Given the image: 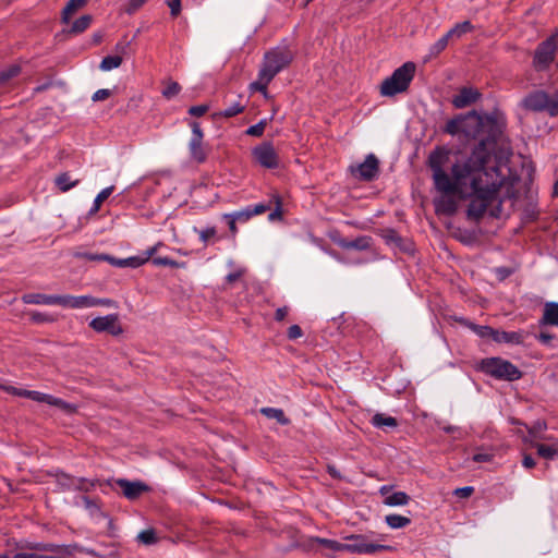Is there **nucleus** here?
<instances>
[{
    "label": "nucleus",
    "mask_w": 558,
    "mask_h": 558,
    "mask_svg": "<svg viewBox=\"0 0 558 558\" xmlns=\"http://www.w3.org/2000/svg\"><path fill=\"white\" fill-rule=\"evenodd\" d=\"M492 143L484 142L469 156H461L450 165V172L445 167L449 155L444 149H436L429 156L428 163L433 172L436 190L441 193L435 199L438 213L453 215L458 208L454 196L470 201L468 214L482 217L487 208L499 198L507 177L493 162Z\"/></svg>",
    "instance_id": "nucleus-1"
},
{
    "label": "nucleus",
    "mask_w": 558,
    "mask_h": 558,
    "mask_svg": "<svg viewBox=\"0 0 558 558\" xmlns=\"http://www.w3.org/2000/svg\"><path fill=\"white\" fill-rule=\"evenodd\" d=\"M460 124L462 132L469 137H478L482 134L487 133V137L481 140L474 149L484 142H490L493 162L500 168V163L496 155V135L500 132L497 120L493 116H480L473 111L461 118Z\"/></svg>",
    "instance_id": "nucleus-2"
},
{
    "label": "nucleus",
    "mask_w": 558,
    "mask_h": 558,
    "mask_svg": "<svg viewBox=\"0 0 558 558\" xmlns=\"http://www.w3.org/2000/svg\"><path fill=\"white\" fill-rule=\"evenodd\" d=\"M415 64L405 62L393 73L385 78L379 86V93L383 97H393L408 90L411 81L414 77Z\"/></svg>",
    "instance_id": "nucleus-3"
},
{
    "label": "nucleus",
    "mask_w": 558,
    "mask_h": 558,
    "mask_svg": "<svg viewBox=\"0 0 558 558\" xmlns=\"http://www.w3.org/2000/svg\"><path fill=\"white\" fill-rule=\"evenodd\" d=\"M293 59L292 52L284 48H277L268 51L264 57L263 71L264 82H271L272 78L286 68Z\"/></svg>",
    "instance_id": "nucleus-4"
},
{
    "label": "nucleus",
    "mask_w": 558,
    "mask_h": 558,
    "mask_svg": "<svg viewBox=\"0 0 558 558\" xmlns=\"http://www.w3.org/2000/svg\"><path fill=\"white\" fill-rule=\"evenodd\" d=\"M481 371L498 379L517 380L521 372L512 363L499 357L485 359L481 362Z\"/></svg>",
    "instance_id": "nucleus-5"
},
{
    "label": "nucleus",
    "mask_w": 558,
    "mask_h": 558,
    "mask_svg": "<svg viewBox=\"0 0 558 558\" xmlns=\"http://www.w3.org/2000/svg\"><path fill=\"white\" fill-rule=\"evenodd\" d=\"M523 105L532 111L547 112L555 117L558 114V92L548 94L544 90H535L524 98Z\"/></svg>",
    "instance_id": "nucleus-6"
},
{
    "label": "nucleus",
    "mask_w": 558,
    "mask_h": 558,
    "mask_svg": "<svg viewBox=\"0 0 558 558\" xmlns=\"http://www.w3.org/2000/svg\"><path fill=\"white\" fill-rule=\"evenodd\" d=\"M558 51V33L541 43L534 53L533 65L537 71L548 69Z\"/></svg>",
    "instance_id": "nucleus-7"
},
{
    "label": "nucleus",
    "mask_w": 558,
    "mask_h": 558,
    "mask_svg": "<svg viewBox=\"0 0 558 558\" xmlns=\"http://www.w3.org/2000/svg\"><path fill=\"white\" fill-rule=\"evenodd\" d=\"M89 327L96 332H107L111 336H119L123 332L118 314L96 317L90 320Z\"/></svg>",
    "instance_id": "nucleus-8"
},
{
    "label": "nucleus",
    "mask_w": 558,
    "mask_h": 558,
    "mask_svg": "<svg viewBox=\"0 0 558 558\" xmlns=\"http://www.w3.org/2000/svg\"><path fill=\"white\" fill-rule=\"evenodd\" d=\"M256 162L262 167L274 169L278 167V155L269 142H264L252 150Z\"/></svg>",
    "instance_id": "nucleus-9"
},
{
    "label": "nucleus",
    "mask_w": 558,
    "mask_h": 558,
    "mask_svg": "<svg viewBox=\"0 0 558 558\" xmlns=\"http://www.w3.org/2000/svg\"><path fill=\"white\" fill-rule=\"evenodd\" d=\"M379 161L374 154H369L365 160L356 167H351V172L364 181H372L378 174Z\"/></svg>",
    "instance_id": "nucleus-10"
},
{
    "label": "nucleus",
    "mask_w": 558,
    "mask_h": 558,
    "mask_svg": "<svg viewBox=\"0 0 558 558\" xmlns=\"http://www.w3.org/2000/svg\"><path fill=\"white\" fill-rule=\"evenodd\" d=\"M192 137L189 144L192 159L197 162H203L206 159V151L203 148V132L197 122L191 123Z\"/></svg>",
    "instance_id": "nucleus-11"
},
{
    "label": "nucleus",
    "mask_w": 558,
    "mask_h": 558,
    "mask_svg": "<svg viewBox=\"0 0 558 558\" xmlns=\"http://www.w3.org/2000/svg\"><path fill=\"white\" fill-rule=\"evenodd\" d=\"M386 546L367 543L366 539L361 536L350 537V543L343 544V550L359 553V554H373L378 550L386 549Z\"/></svg>",
    "instance_id": "nucleus-12"
},
{
    "label": "nucleus",
    "mask_w": 558,
    "mask_h": 558,
    "mask_svg": "<svg viewBox=\"0 0 558 558\" xmlns=\"http://www.w3.org/2000/svg\"><path fill=\"white\" fill-rule=\"evenodd\" d=\"M117 485L122 489L123 495L128 499H136L141 494L146 492L148 487L141 482H130L128 480H117Z\"/></svg>",
    "instance_id": "nucleus-13"
},
{
    "label": "nucleus",
    "mask_w": 558,
    "mask_h": 558,
    "mask_svg": "<svg viewBox=\"0 0 558 558\" xmlns=\"http://www.w3.org/2000/svg\"><path fill=\"white\" fill-rule=\"evenodd\" d=\"M481 94L473 88L463 87L458 95H456L452 99V104L456 108L462 109L472 104H474Z\"/></svg>",
    "instance_id": "nucleus-14"
},
{
    "label": "nucleus",
    "mask_w": 558,
    "mask_h": 558,
    "mask_svg": "<svg viewBox=\"0 0 558 558\" xmlns=\"http://www.w3.org/2000/svg\"><path fill=\"white\" fill-rule=\"evenodd\" d=\"M25 304L61 305L62 295H48L43 293H28L22 296Z\"/></svg>",
    "instance_id": "nucleus-15"
},
{
    "label": "nucleus",
    "mask_w": 558,
    "mask_h": 558,
    "mask_svg": "<svg viewBox=\"0 0 558 558\" xmlns=\"http://www.w3.org/2000/svg\"><path fill=\"white\" fill-rule=\"evenodd\" d=\"M61 306L70 308L93 307V296L90 295H62Z\"/></svg>",
    "instance_id": "nucleus-16"
},
{
    "label": "nucleus",
    "mask_w": 558,
    "mask_h": 558,
    "mask_svg": "<svg viewBox=\"0 0 558 558\" xmlns=\"http://www.w3.org/2000/svg\"><path fill=\"white\" fill-rule=\"evenodd\" d=\"M526 444H530L532 447L536 448L537 453L545 459H555L558 458V441H554L551 444H539L533 440H529L524 438Z\"/></svg>",
    "instance_id": "nucleus-17"
},
{
    "label": "nucleus",
    "mask_w": 558,
    "mask_h": 558,
    "mask_svg": "<svg viewBox=\"0 0 558 558\" xmlns=\"http://www.w3.org/2000/svg\"><path fill=\"white\" fill-rule=\"evenodd\" d=\"M539 324L558 326V303L548 302L545 304Z\"/></svg>",
    "instance_id": "nucleus-18"
},
{
    "label": "nucleus",
    "mask_w": 558,
    "mask_h": 558,
    "mask_svg": "<svg viewBox=\"0 0 558 558\" xmlns=\"http://www.w3.org/2000/svg\"><path fill=\"white\" fill-rule=\"evenodd\" d=\"M523 340L524 335L522 332L495 330L494 341L496 342L520 344L523 342Z\"/></svg>",
    "instance_id": "nucleus-19"
},
{
    "label": "nucleus",
    "mask_w": 558,
    "mask_h": 558,
    "mask_svg": "<svg viewBox=\"0 0 558 558\" xmlns=\"http://www.w3.org/2000/svg\"><path fill=\"white\" fill-rule=\"evenodd\" d=\"M86 4V0H70L62 10L61 21L69 23L71 16Z\"/></svg>",
    "instance_id": "nucleus-20"
},
{
    "label": "nucleus",
    "mask_w": 558,
    "mask_h": 558,
    "mask_svg": "<svg viewBox=\"0 0 558 558\" xmlns=\"http://www.w3.org/2000/svg\"><path fill=\"white\" fill-rule=\"evenodd\" d=\"M410 501V496L404 492L392 493L384 499V504L390 507L404 506Z\"/></svg>",
    "instance_id": "nucleus-21"
},
{
    "label": "nucleus",
    "mask_w": 558,
    "mask_h": 558,
    "mask_svg": "<svg viewBox=\"0 0 558 558\" xmlns=\"http://www.w3.org/2000/svg\"><path fill=\"white\" fill-rule=\"evenodd\" d=\"M372 424L378 428H385V427L393 428L398 425V422L392 416H388L383 413H376L372 417Z\"/></svg>",
    "instance_id": "nucleus-22"
},
{
    "label": "nucleus",
    "mask_w": 558,
    "mask_h": 558,
    "mask_svg": "<svg viewBox=\"0 0 558 558\" xmlns=\"http://www.w3.org/2000/svg\"><path fill=\"white\" fill-rule=\"evenodd\" d=\"M260 413L267 416L268 418H274L281 425H288L290 420L284 415L281 409L276 408H263L260 409Z\"/></svg>",
    "instance_id": "nucleus-23"
},
{
    "label": "nucleus",
    "mask_w": 558,
    "mask_h": 558,
    "mask_svg": "<svg viewBox=\"0 0 558 558\" xmlns=\"http://www.w3.org/2000/svg\"><path fill=\"white\" fill-rule=\"evenodd\" d=\"M49 405L56 407L61 410L65 414H74L77 411V407L75 404L69 403L60 398H56L50 395Z\"/></svg>",
    "instance_id": "nucleus-24"
},
{
    "label": "nucleus",
    "mask_w": 558,
    "mask_h": 558,
    "mask_svg": "<svg viewBox=\"0 0 558 558\" xmlns=\"http://www.w3.org/2000/svg\"><path fill=\"white\" fill-rule=\"evenodd\" d=\"M92 21H93L92 15H89V14L82 15L81 17H78L76 21L73 22L69 32L74 35L81 34L89 27V25L92 24Z\"/></svg>",
    "instance_id": "nucleus-25"
},
{
    "label": "nucleus",
    "mask_w": 558,
    "mask_h": 558,
    "mask_svg": "<svg viewBox=\"0 0 558 558\" xmlns=\"http://www.w3.org/2000/svg\"><path fill=\"white\" fill-rule=\"evenodd\" d=\"M385 521L391 529H402L411 523V520L408 517L400 514H388L386 515Z\"/></svg>",
    "instance_id": "nucleus-26"
},
{
    "label": "nucleus",
    "mask_w": 558,
    "mask_h": 558,
    "mask_svg": "<svg viewBox=\"0 0 558 558\" xmlns=\"http://www.w3.org/2000/svg\"><path fill=\"white\" fill-rule=\"evenodd\" d=\"M54 182L61 192H66L74 187L78 183V180H71L70 174L64 172L59 174Z\"/></svg>",
    "instance_id": "nucleus-27"
},
{
    "label": "nucleus",
    "mask_w": 558,
    "mask_h": 558,
    "mask_svg": "<svg viewBox=\"0 0 558 558\" xmlns=\"http://www.w3.org/2000/svg\"><path fill=\"white\" fill-rule=\"evenodd\" d=\"M472 29V25L469 21H464L462 23L457 24L454 27H452L448 33L447 37L450 39H457L460 38L462 35L466 34Z\"/></svg>",
    "instance_id": "nucleus-28"
},
{
    "label": "nucleus",
    "mask_w": 558,
    "mask_h": 558,
    "mask_svg": "<svg viewBox=\"0 0 558 558\" xmlns=\"http://www.w3.org/2000/svg\"><path fill=\"white\" fill-rule=\"evenodd\" d=\"M165 88L161 94L165 98L171 99L175 97L181 92V86L178 82L167 80L163 82Z\"/></svg>",
    "instance_id": "nucleus-29"
},
{
    "label": "nucleus",
    "mask_w": 558,
    "mask_h": 558,
    "mask_svg": "<svg viewBox=\"0 0 558 558\" xmlns=\"http://www.w3.org/2000/svg\"><path fill=\"white\" fill-rule=\"evenodd\" d=\"M121 63L122 58L120 56H108L101 60L99 69L101 71H111L113 69L119 68Z\"/></svg>",
    "instance_id": "nucleus-30"
},
{
    "label": "nucleus",
    "mask_w": 558,
    "mask_h": 558,
    "mask_svg": "<svg viewBox=\"0 0 558 558\" xmlns=\"http://www.w3.org/2000/svg\"><path fill=\"white\" fill-rule=\"evenodd\" d=\"M450 38L447 37V34L439 38L434 45L430 46L427 58L432 59L437 57L440 52H442L448 46Z\"/></svg>",
    "instance_id": "nucleus-31"
},
{
    "label": "nucleus",
    "mask_w": 558,
    "mask_h": 558,
    "mask_svg": "<svg viewBox=\"0 0 558 558\" xmlns=\"http://www.w3.org/2000/svg\"><path fill=\"white\" fill-rule=\"evenodd\" d=\"M470 328L481 338H492L494 340L495 329L489 326H480L470 324Z\"/></svg>",
    "instance_id": "nucleus-32"
},
{
    "label": "nucleus",
    "mask_w": 558,
    "mask_h": 558,
    "mask_svg": "<svg viewBox=\"0 0 558 558\" xmlns=\"http://www.w3.org/2000/svg\"><path fill=\"white\" fill-rule=\"evenodd\" d=\"M546 423L544 422H541V421H537L533 424V426L529 427L527 430H529V434H530V438L526 437L529 440H533L534 439H538V438H542L539 436V434L542 432H544L546 429Z\"/></svg>",
    "instance_id": "nucleus-33"
},
{
    "label": "nucleus",
    "mask_w": 558,
    "mask_h": 558,
    "mask_svg": "<svg viewBox=\"0 0 558 558\" xmlns=\"http://www.w3.org/2000/svg\"><path fill=\"white\" fill-rule=\"evenodd\" d=\"M225 217H233L239 222H246L253 216H252V213H251V207H247L245 209L235 211L233 214H226Z\"/></svg>",
    "instance_id": "nucleus-34"
},
{
    "label": "nucleus",
    "mask_w": 558,
    "mask_h": 558,
    "mask_svg": "<svg viewBox=\"0 0 558 558\" xmlns=\"http://www.w3.org/2000/svg\"><path fill=\"white\" fill-rule=\"evenodd\" d=\"M28 315L34 323H38V324L52 323L56 320L52 316L45 314V313L37 312V311H32L28 313Z\"/></svg>",
    "instance_id": "nucleus-35"
},
{
    "label": "nucleus",
    "mask_w": 558,
    "mask_h": 558,
    "mask_svg": "<svg viewBox=\"0 0 558 558\" xmlns=\"http://www.w3.org/2000/svg\"><path fill=\"white\" fill-rule=\"evenodd\" d=\"M266 125H267V120H262L257 124L250 126L246 130V134L251 135V136H256V137L262 136L265 131Z\"/></svg>",
    "instance_id": "nucleus-36"
},
{
    "label": "nucleus",
    "mask_w": 558,
    "mask_h": 558,
    "mask_svg": "<svg viewBox=\"0 0 558 558\" xmlns=\"http://www.w3.org/2000/svg\"><path fill=\"white\" fill-rule=\"evenodd\" d=\"M113 191V186L104 189L94 201V210L97 211L102 202H105Z\"/></svg>",
    "instance_id": "nucleus-37"
},
{
    "label": "nucleus",
    "mask_w": 558,
    "mask_h": 558,
    "mask_svg": "<svg viewBox=\"0 0 558 558\" xmlns=\"http://www.w3.org/2000/svg\"><path fill=\"white\" fill-rule=\"evenodd\" d=\"M24 397L32 399L34 401H37V402H45L48 404L50 395L43 393V392L35 391V390H27V392L24 393Z\"/></svg>",
    "instance_id": "nucleus-38"
},
{
    "label": "nucleus",
    "mask_w": 558,
    "mask_h": 558,
    "mask_svg": "<svg viewBox=\"0 0 558 558\" xmlns=\"http://www.w3.org/2000/svg\"><path fill=\"white\" fill-rule=\"evenodd\" d=\"M20 73V66L19 65H12L8 70L0 72V83H4L8 80L16 76Z\"/></svg>",
    "instance_id": "nucleus-39"
},
{
    "label": "nucleus",
    "mask_w": 558,
    "mask_h": 558,
    "mask_svg": "<svg viewBox=\"0 0 558 558\" xmlns=\"http://www.w3.org/2000/svg\"><path fill=\"white\" fill-rule=\"evenodd\" d=\"M270 82H264L263 80V71L259 70L258 78L251 84V88L254 90L262 92L266 95L267 86Z\"/></svg>",
    "instance_id": "nucleus-40"
},
{
    "label": "nucleus",
    "mask_w": 558,
    "mask_h": 558,
    "mask_svg": "<svg viewBox=\"0 0 558 558\" xmlns=\"http://www.w3.org/2000/svg\"><path fill=\"white\" fill-rule=\"evenodd\" d=\"M153 264L155 266H169V267H182L183 264H180L173 259H170L168 257H155L153 258Z\"/></svg>",
    "instance_id": "nucleus-41"
},
{
    "label": "nucleus",
    "mask_w": 558,
    "mask_h": 558,
    "mask_svg": "<svg viewBox=\"0 0 558 558\" xmlns=\"http://www.w3.org/2000/svg\"><path fill=\"white\" fill-rule=\"evenodd\" d=\"M146 2L147 0H129L125 4L124 11L128 14H133L137 10H140Z\"/></svg>",
    "instance_id": "nucleus-42"
},
{
    "label": "nucleus",
    "mask_w": 558,
    "mask_h": 558,
    "mask_svg": "<svg viewBox=\"0 0 558 558\" xmlns=\"http://www.w3.org/2000/svg\"><path fill=\"white\" fill-rule=\"evenodd\" d=\"M138 539L144 544H153L156 542V535L153 530H145L138 534Z\"/></svg>",
    "instance_id": "nucleus-43"
},
{
    "label": "nucleus",
    "mask_w": 558,
    "mask_h": 558,
    "mask_svg": "<svg viewBox=\"0 0 558 558\" xmlns=\"http://www.w3.org/2000/svg\"><path fill=\"white\" fill-rule=\"evenodd\" d=\"M244 109V107L236 102L228 108H226L222 112H221V116L226 117V118H231V117H234L236 114H239L240 112H242Z\"/></svg>",
    "instance_id": "nucleus-44"
},
{
    "label": "nucleus",
    "mask_w": 558,
    "mask_h": 558,
    "mask_svg": "<svg viewBox=\"0 0 558 558\" xmlns=\"http://www.w3.org/2000/svg\"><path fill=\"white\" fill-rule=\"evenodd\" d=\"M112 95V90L108 88L98 89L94 93L92 99L93 101H102L108 99Z\"/></svg>",
    "instance_id": "nucleus-45"
},
{
    "label": "nucleus",
    "mask_w": 558,
    "mask_h": 558,
    "mask_svg": "<svg viewBox=\"0 0 558 558\" xmlns=\"http://www.w3.org/2000/svg\"><path fill=\"white\" fill-rule=\"evenodd\" d=\"M126 267L137 268L147 262V257L133 256L125 258Z\"/></svg>",
    "instance_id": "nucleus-46"
},
{
    "label": "nucleus",
    "mask_w": 558,
    "mask_h": 558,
    "mask_svg": "<svg viewBox=\"0 0 558 558\" xmlns=\"http://www.w3.org/2000/svg\"><path fill=\"white\" fill-rule=\"evenodd\" d=\"M198 235L203 242H207L209 239L216 235V228L209 227L198 231Z\"/></svg>",
    "instance_id": "nucleus-47"
},
{
    "label": "nucleus",
    "mask_w": 558,
    "mask_h": 558,
    "mask_svg": "<svg viewBox=\"0 0 558 558\" xmlns=\"http://www.w3.org/2000/svg\"><path fill=\"white\" fill-rule=\"evenodd\" d=\"M94 306L117 307V303L111 299H97L93 296Z\"/></svg>",
    "instance_id": "nucleus-48"
},
{
    "label": "nucleus",
    "mask_w": 558,
    "mask_h": 558,
    "mask_svg": "<svg viewBox=\"0 0 558 558\" xmlns=\"http://www.w3.org/2000/svg\"><path fill=\"white\" fill-rule=\"evenodd\" d=\"M342 246L345 248L363 250L367 246V243L364 239H359L352 242L343 243Z\"/></svg>",
    "instance_id": "nucleus-49"
},
{
    "label": "nucleus",
    "mask_w": 558,
    "mask_h": 558,
    "mask_svg": "<svg viewBox=\"0 0 558 558\" xmlns=\"http://www.w3.org/2000/svg\"><path fill=\"white\" fill-rule=\"evenodd\" d=\"M493 457L494 456L489 452H480V453H475L473 456L472 460L477 463H485V462H490L493 460Z\"/></svg>",
    "instance_id": "nucleus-50"
},
{
    "label": "nucleus",
    "mask_w": 558,
    "mask_h": 558,
    "mask_svg": "<svg viewBox=\"0 0 558 558\" xmlns=\"http://www.w3.org/2000/svg\"><path fill=\"white\" fill-rule=\"evenodd\" d=\"M172 16H178L181 12V0H167Z\"/></svg>",
    "instance_id": "nucleus-51"
},
{
    "label": "nucleus",
    "mask_w": 558,
    "mask_h": 558,
    "mask_svg": "<svg viewBox=\"0 0 558 558\" xmlns=\"http://www.w3.org/2000/svg\"><path fill=\"white\" fill-rule=\"evenodd\" d=\"M460 123H461V119H457V120H452V121L448 122L447 132L450 134H456L458 132H462V128H461Z\"/></svg>",
    "instance_id": "nucleus-52"
},
{
    "label": "nucleus",
    "mask_w": 558,
    "mask_h": 558,
    "mask_svg": "<svg viewBox=\"0 0 558 558\" xmlns=\"http://www.w3.org/2000/svg\"><path fill=\"white\" fill-rule=\"evenodd\" d=\"M208 111L207 105L193 106L189 109V113L195 117H202Z\"/></svg>",
    "instance_id": "nucleus-53"
},
{
    "label": "nucleus",
    "mask_w": 558,
    "mask_h": 558,
    "mask_svg": "<svg viewBox=\"0 0 558 558\" xmlns=\"http://www.w3.org/2000/svg\"><path fill=\"white\" fill-rule=\"evenodd\" d=\"M320 543L331 550H343V544L330 539H320Z\"/></svg>",
    "instance_id": "nucleus-54"
},
{
    "label": "nucleus",
    "mask_w": 558,
    "mask_h": 558,
    "mask_svg": "<svg viewBox=\"0 0 558 558\" xmlns=\"http://www.w3.org/2000/svg\"><path fill=\"white\" fill-rule=\"evenodd\" d=\"M1 388L4 391H7L8 393L19 396V397H24V393L27 392L26 389H20V388L13 387V386H1Z\"/></svg>",
    "instance_id": "nucleus-55"
},
{
    "label": "nucleus",
    "mask_w": 558,
    "mask_h": 558,
    "mask_svg": "<svg viewBox=\"0 0 558 558\" xmlns=\"http://www.w3.org/2000/svg\"><path fill=\"white\" fill-rule=\"evenodd\" d=\"M302 336V329L298 325H292L288 329V337L290 339H298Z\"/></svg>",
    "instance_id": "nucleus-56"
},
{
    "label": "nucleus",
    "mask_w": 558,
    "mask_h": 558,
    "mask_svg": "<svg viewBox=\"0 0 558 558\" xmlns=\"http://www.w3.org/2000/svg\"><path fill=\"white\" fill-rule=\"evenodd\" d=\"M473 490H474L473 487L465 486V487L457 488L454 494L459 497L468 498L472 495Z\"/></svg>",
    "instance_id": "nucleus-57"
},
{
    "label": "nucleus",
    "mask_w": 558,
    "mask_h": 558,
    "mask_svg": "<svg viewBox=\"0 0 558 558\" xmlns=\"http://www.w3.org/2000/svg\"><path fill=\"white\" fill-rule=\"evenodd\" d=\"M50 550H53V551H64L68 555H73L74 550L77 549L76 546H68V547H64V548H61L59 546H50L49 547Z\"/></svg>",
    "instance_id": "nucleus-58"
},
{
    "label": "nucleus",
    "mask_w": 558,
    "mask_h": 558,
    "mask_svg": "<svg viewBox=\"0 0 558 558\" xmlns=\"http://www.w3.org/2000/svg\"><path fill=\"white\" fill-rule=\"evenodd\" d=\"M289 308L287 306L280 307L276 311L275 318L278 322H281L288 315Z\"/></svg>",
    "instance_id": "nucleus-59"
},
{
    "label": "nucleus",
    "mask_w": 558,
    "mask_h": 558,
    "mask_svg": "<svg viewBox=\"0 0 558 558\" xmlns=\"http://www.w3.org/2000/svg\"><path fill=\"white\" fill-rule=\"evenodd\" d=\"M243 270H236L234 272H231L229 274L227 277H226V280L229 282V283H233L234 281L239 280L242 275H243Z\"/></svg>",
    "instance_id": "nucleus-60"
},
{
    "label": "nucleus",
    "mask_w": 558,
    "mask_h": 558,
    "mask_svg": "<svg viewBox=\"0 0 558 558\" xmlns=\"http://www.w3.org/2000/svg\"><path fill=\"white\" fill-rule=\"evenodd\" d=\"M268 209V206L264 204H257L254 207H251L252 216L260 215Z\"/></svg>",
    "instance_id": "nucleus-61"
},
{
    "label": "nucleus",
    "mask_w": 558,
    "mask_h": 558,
    "mask_svg": "<svg viewBox=\"0 0 558 558\" xmlns=\"http://www.w3.org/2000/svg\"><path fill=\"white\" fill-rule=\"evenodd\" d=\"M537 339L544 343V344H549L551 342V340L554 339V336L551 333H548V332H541L538 336H537Z\"/></svg>",
    "instance_id": "nucleus-62"
},
{
    "label": "nucleus",
    "mask_w": 558,
    "mask_h": 558,
    "mask_svg": "<svg viewBox=\"0 0 558 558\" xmlns=\"http://www.w3.org/2000/svg\"><path fill=\"white\" fill-rule=\"evenodd\" d=\"M522 464L526 469H532L535 466L536 463L535 460L530 454H525L523 457Z\"/></svg>",
    "instance_id": "nucleus-63"
},
{
    "label": "nucleus",
    "mask_w": 558,
    "mask_h": 558,
    "mask_svg": "<svg viewBox=\"0 0 558 558\" xmlns=\"http://www.w3.org/2000/svg\"><path fill=\"white\" fill-rule=\"evenodd\" d=\"M15 558H50V556L38 555V554L19 553V554H15Z\"/></svg>",
    "instance_id": "nucleus-64"
}]
</instances>
